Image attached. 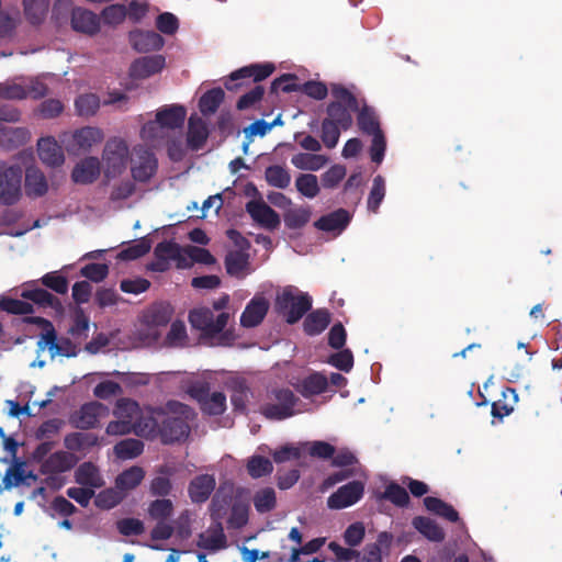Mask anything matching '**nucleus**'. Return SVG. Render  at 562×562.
I'll use <instances>...</instances> for the list:
<instances>
[{
	"mask_svg": "<svg viewBox=\"0 0 562 562\" xmlns=\"http://www.w3.org/2000/svg\"><path fill=\"white\" fill-rule=\"evenodd\" d=\"M312 308V297L294 286H285L276 297L274 310L290 325L297 323Z\"/></svg>",
	"mask_w": 562,
	"mask_h": 562,
	"instance_id": "nucleus-1",
	"label": "nucleus"
},
{
	"mask_svg": "<svg viewBox=\"0 0 562 562\" xmlns=\"http://www.w3.org/2000/svg\"><path fill=\"white\" fill-rule=\"evenodd\" d=\"M168 407L178 416H167L164 418L159 432L164 443L184 440L190 434L188 419L192 417L193 411L190 406L180 402H169Z\"/></svg>",
	"mask_w": 562,
	"mask_h": 562,
	"instance_id": "nucleus-2",
	"label": "nucleus"
},
{
	"mask_svg": "<svg viewBox=\"0 0 562 562\" xmlns=\"http://www.w3.org/2000/svg\"><path fill=\"white\" fill-rule=\"evenodd\" d=\"M273 402L260 406V413L270 420H283L295 415L299 397L290 389H274L270 394Z\"/></svg>",
	"mask_w": 562,
	"mask_h": 562,
	"instance_id": "nucleus-3",
	"label": "nucleus"
},
{
	"mask_svg": "<svg viewBox=\"0 0 562 562\" xmlns=\"http://www.w3.org/2000/svg\"><path fill=\"white\" fill-rule=\"evenodd\" d=\"M296 76L284 74L276 78L270 86V92L277 93L279 90L283 92H302L315 100H324L328 94V88L324 82L308 80L304 83H296Z\"/></svg>",
	"mask_w": 562,
	"mask_h": 562,
	"instance_id": "nucleus-4",
	"label": "nucleus"
},
{
	"mask_svg": "<svg viewBox=\"0 0 562 562\" xmlns=\"http://www.w3.org/2000/svg\"><path fill=\"white\" fill-rule=\"evenodd\" d=\"M188 394L195 400L201 411L210 416L222 415L226 411V396L223 392L210 393L207 382H195L188 389Z\"/></svg>",
	"mask_w": 562,
	"mask_h": 562,
	"instance_id": "nucleus-5",
	"label": "nucleus"
},
{
	"mask_svg": "<svg viewBox=\"0 0 562 562\" xmlns=\"http://www.w3.org/2000/svg\"><path fill=\"white\" fill-rule=\"evenodd\" d=\"M229 314L220 313L216 317L209 307H200L190 311L189 322L191 326L203 333L204 336L214 337L226 327Z\"/></svg>",
	"mask_w": 562,
	"mask_h": 562,
	"instance_id": "nucleus-6",
	"label": "nucleus"
},
{
	"mask_svg": "<svg viewBox=\"0 0 562 562\" xmlns=\"http://www.w3.org/2000/svg\"><path fill=\"white\" fill-rule=\"evenodd\" d=\"M128 146L125 140L111 138L103 149V161L106 177H116L126 168L128 161Z\"/></svg>",
	"mask_w": 562,
	"mask_h": 562,
	"instance_id": "nucleus-7",
	"label": "nucleus"
},
{
	"mask_svg": "<svg viewBox=\"0 0 562 562\" xmlns=\"http://www.w3.org/2000/svg\"><path fill=\"white\" fill-rule=\"evenodd\" d=\"M23 170L20 166H9L0 177V204L11 206L22 196Z\"/></svg>",
	"mask_w": 562,
	"mask_h": 562,
	"instance_id": "nucleus-8",
	"label": "nucleus"
},
{
	"mask_svg": "<svg viewBox=\"0 0 562 562\" xmlns=\"http://www.w3.org/2000/svg\"><path fill=\"white\" fill-rule=\"evenodd\" d=\"M276 67L271 63L251 64L233 71L225 80L224 86L229 91H237L244 82L239 80L252 79L254 82H259L268 78Z\"/></svg>",
	"mask_w": 562,
	"mask_h": 562,
	"instance_id": "nucleus-9",
	"label": "nucleus"
},
{
	"mask_svg": "<svg viewBox=\"0 0 562 562\" xmlns=\"http://www.w3.org/2000/svg\"><path fill=\"white\" fill-rule=\"evenodd\" d=\"M134 153L135 158L131 168L132 177L135 181L147 182L156 173L158 160L155 154L144 146L135 147Z\"/></svg>",
	"mask_w": 562,
	"mask_h": 562,
	"instance_id": "nucleus-10",
	"label": "nucleus"
},
{
	"mask_svg": "<svg viewBox=\"0 0 562 562\" xmlns=\"http://www.w3.org/2000/svg\"><path fill=\"white\" fill-rule=\"evenodd\" d=\"M364 493V485L360 481H352L340 486L327 499L330 509H342L359 502Z\"/></svg>",
	"mask_w": 562,
	"mask_h": 562,
	"instance_id": "nucleus-11",
	"label": "nucleus"
},
{
	"mask_svg": "<svg viewBox=\"0 0 562 562\" xmlns=\"http://www.w3.org/2000/svg\"><path fill=\"white\" fill-rule=\"evenodd\" d=\"M36 282L37 281H32L26 283L21 292V297L31 301L40 307H49L56 314L61 315L64 313V306L60 300L47 290L36 286Z\"/></svg>",
	"mask_w": 562,
	"mask_h": 562,
	"instance_id": "nucleus-12",
	"label": "nucleus"
},
{
	"mask_svg": "<svg viewBox=\"0 0 562 562\" xmlns=\"http://www.w3.org/2000/svg\"><path fill=\"white\" fill-rule=\"evenodd\" d=\"M246 212L260 226L274 231L280 226L279 214L262 200H251L246 203Z\"/></svg>",
	"mask_w": 562,
	"mask_h": 562,
	"instance_id": "nucleus-13",
	"label": "nucleus"
},
{
	"mask_svg": "<svg viewBox=\"0 0 562 562\" xmlns=\"http://www.w3.org/2000/svg\"><path fill=\"white\" fill-rule=\"evenodd\" d=\"M166 66V58L162 55H149L135 59L128 70L132 79L143 80L159 74Z\"/></svg>",
	"mask_w": 562,
	"mask_h": 562,
	"instance_id": "nucleus-14",
	"label": "nucleus"
},
{
	"mask_svg": "<svg viewBox=\"0 0 562 562\" xmlns=\"http://www.w3.org/2000/svg\"><path fill=\"white\" fill-rule=\"evenodd\" d=\"M158 427L154 418H148L144 423H131L128 419L116 418L108 424L105 432L110 436H123L131 432L137 435L153 434Z\"/></svg>",
	"mask_w": 562,
	"mask_h": 562,
	"instance_id": "nucleus-15",
	"label": "nucleus"
},
{
	"mask_svg": "<svg viewBox=\"0 0 562 562\" xmlns=\"http://www.w3.org/2000/svg\"><path fill=\"white\" fill-rule=\"evenodd\" d=\"M269 311V302L265 296L255 295L240 315V325L254 328L262 323Z\"/></svg>",
	"mask_w": 562,
	"mask_h": 562,
	"instance_id": "nucleus-16",
	"label": "nucleus"
},
{
	"mask_svg": "<svg viewBox=\"0 0 562 562\" xmlns=\"http://www.w3.org/2000/svg\"><path fill=\"white\" fill-rule=\"evenodd\" d=\"M103 409V404L99 402L86 403L70 416V423L78 429H91L98 424Z\"/></svg>",
	"mask_w": 562,
	"mask_h": 562,
	"instance_id": "nucleus-17",
	"label": "nucleus"
},
{
	"mask_svg": "<svg viewBox=\"0 0 562 562\" xmlns=\"http://www.w3.org/2000/svg\"><path fill=\"white\" fill-rule=\"evenodd\" d=\"M103 133L98 127L86 126L72 134V142L69 151L83 154L89 151L93 145L103 140Z\"/></svg>",
	"mask_w": 562,
	"mask_h": 562,
	"instance_id": "nucleus-18",
	"label": "nucleus"
},
{
	"mask_svg": "<svg viewBox=\"0 0 562 562\" xmlns=\"http://www.w3.org/2000/svg\"><path fill=\"white\" fill-rule=\"evenodd\" d=\"M196 546L211 552L225 549L227 547V538L224 532L223 522H212L207 533L201 532L198 536Z\"/></svg>",
	"mask_w": 562,
	"mask_h": 562,
	"instance_id": "nucleus-19",
	"label": "nucleus"
},
{
	"mask_svg": "<svg viewBox=\"0 0 562 562\" xmlns=\"http://www.w3.org/2000/svg\"><path fill=\"white\" fill-rule=\"evenodd\" d=\"M37 153L41 161L48 167H59L65 161L61 147L50 136L38 139Z\"/></svg>",
	"mask_w": 562,
	"mask_h": 562,
	"instance_id": "nucleus-20",
	"label": "nucleus"
},
{
	"mask_svg": "<svg viewBox=\"0 0 562 562\" xmlns=\"http://www.w3.org/2000/svg\"><path fill=\"white\" fill-rule=\"evenodd\" d=\"M130 42L138 53L159 50L164 44V37L155 31H133L130 33Z\"/></svg>",
	"mask_w": 562,
	"mask_h": 562,
	"instance_id": "nucleus-21",
	"label": "nucleus"
},
{
	"mask_svg": "<svg viewBox=\"0 0 562 562\" xmlns=\"http://www.w3.org/2000/svg\"><path fill=\"white\" fill-rule=\"evenodd\" d=\"M77 463L76 457L68 451L50 453L41 464L43 474H57L71 470Z\"/></svg>",
	"mask_w": 562,
	"mask_h": 562,
	"instance_id": "nucleus-22",
	"label": "nucleus"
},
{
	"mask_svg": "<svg viewBox=\"0 0 562 562\" xmlns=\"http://www.w3.org/2000/svg\"><path fill=\"white\" fill-rule=\"evenodd\" d=\"M71 26L77 32L93 35L100 30V19L92 11L76 8L71 13Z\"/></svg>",
	"mask_w": 562,
	"mask_h": 562,
	"instance_id": "nucleus-23",
	"label": "nucleus"
},
{
	"mask_svg": "<svg viewBox=\"0 0 562 562\" xmlns=\"http://www.w3.org/2000/svg\"><path fill=\"white\" fill-rule=\"evenodd\" d=\"M216 485L215 477L210 474L195 476L189 484L188 493L191 501L195 504L206 502Z\"/></svg>",
	"mask_w": 562,
	"mask_h": 562,
	"instance_id": "nucleus-24",
	"label": "nucleus"
},
{
	"mask_svg": "<svg viewBox=\"0 0 562 562\" xmlns=\"http://www.w3.org/2000/svg\"><path fill=\"white\" fill-rule=\"evenodd\" d=\"M224 266L228 276L241 280L249 273V255L241 250L228 251Z\"/></svg>",
	"mask_w": 562,
	"mask_h": 562,
	"instance_id": "nucleus-25",
	"label": "nucleus"
},
{
	"mask_svg": "<svg viewBox=\"0 0 562 562\" xmlns=\"http://www.w3.org/2000/svg\"><path fill=\"white\" fill-rule=\"evenodd\" d=\"M187 115V110L183 105L171 104L157 111L156 122L166 128H180L182 127Z\"/></svg>",
	"mask_w": 562,
	"mask_h": 562,
	"instance_id": "nucleus-26",
	"label": "nucleus"
},
{
	"mask_svg": "<svg viewBox=\"0 0 562 562\" xmlns=\"http://www.w3.org/2000/svg\"><path fill=\"white\" fill-rule=\"evenodd\" d=\"M351 220L350 213L345 209H338L329 214L321 216L314 226L324 232H341L344 231Z\"/></svg>",
	"mask_w": 562,
	"mask_h": 562,
	"instance_id": "nucleus-27",
	"label": "nucleus"
},
{
	"mask_svg": "<svg viewBox=\"0 0 562 562\" xmlns=\"http://www.w3.org/2000/svg\"><path fill=\"white\" fill-rule=\"evenodd\" d=\"M100 175V161L97 157H87L77 164L71 172L74 182L88 184L92 183Z\"/></svg>",
	"mask_w": 562,
	"mask_h": 562,
	"instance_id": "nucleus-28",
	"label": "nucleus"
},
{
	"mask_svg": "<svg viewBox=\"0 0 562 562\" xmlns=\"http://www.w3.org/2000/svg\"><path fill=\"white\" fill-rule=\"evenodd\" d=\"M207 137L209 130L205 122L196 115H191L188 122V146L192 150H199L204 146Z\"/></svg>",
	"mask_w": 562,
	"mask_h": 562,
	"instance_id": "nucleus-29",
	"label": "nucleus"
},
{
	"mask_svg": "<svg viewBox=\"0 0 562 562\" xmlns=\"http://www.w3.org/2000/svg\"><path fill=\"white\" fill-rule=\"evenodd\" d=\"M173 315V307L168 302H157L144 313V322L148 326H166Z\"/></svg>",
	"mask_w": 562,
	"mask_h": 562,
	"instance_id": "nucleus-30",
	"label": "nucleus"
},
{
	"mask_svg": "<svg viewBox=\"0 0 562 562\" xmlns=\"http://www.w3.org/2000/svg\"><path fill=\"white\" fill-rule=\"evenodd\" d=\"M413 527L432 542H441L446 538L445 530L431 518L425 516H416L412 520Z\"/></svg>",
	"mask_w": 562,
	"mask_h": 562,
	"instance_id": "nucleus-31",
	"label": "nucleus"
},
{
	"mask_svg": "<svg viewBox=\"0 0 562 562\" xmlns=\"http://www.w3.org/2000/svg\"><path fill=\"white\" fill-rule=\"evenodd\" d=\"M328 386V379L318 372L304 378L297 385L296 391L305 398L324 393Z\"/></svg>",
	"mask_w": 562,
	"mask_h": 562,
	"instance_id": "nucleus-32",
	"label": "nucleus"
},
{
	"mask_svg": "<svg viewBox=\"0 0 562 562\" xmlns=\"http://www.w3.org/2000/svg\"><path fill=\"white\" fill-rule=\"evenodd\" d=\"M517 402L518 394L516 390L513 387H506L502 392V397L492 403V416L502 422L504 417L510 415L514 412V407Z\"/></svg>",
	"mask_w": 562,
	"mask_h": 562,
	"instance_id": "nucleus-33",
	"label": "nucleus"
},
{
	"mask_svg": "<svg viewBox=\"0 0 562 562\" xmlns=\"http://www.w3.org/2000/svg\"><path fill=\"white\" fill-rule=\"evenodd\" d=\"M48 190L44 173L37 168L29 167L25 171V192L30 198L43 196Z\"/></svg>",
	"mask_w": 562,
	"mask_h": 562,
	"instance_id": "nucleus-34",
	"label": "nucleus"
},
{
	"mask_svg": "<svg viewBox=\"0 0 562 562\" xmlns=\"http://www.w3.org/2000/svg\"><path fill=\"white\" fill-rule=\"evenodd\" d=\"M75 481L79 485L88 486L90 488L101 487L103 485L98 467L90 461L83 462L77 468L75 472Z\"/></svg>",
	"mask_w": 562,
	"mask_h": 562,
	"instance_id": "nucleus-35",
	"label": "nucleus"
},
{
	"mask_svg": "<svg viewBox=\"0 0 562 562\" xmlns=\"http://www.w3.org/2000/svg\"><path fill=\"white\" fill-rule=\"evenodd\" d=\"M424 506L426 509L450 522H458L460 520L459 513L452 505L443 502L442 499L434 496L424 498Z\"/></svg>",
	"mask_w": 562,
	"mask_h": 562,
	"instance_id": "nucleus-36",
	"label": "nucleus"
},
{
	"mask_svg": "<svg viewBox=\"0 0 562 562\" xmlns=\"http://www.w3.org/2000/svg\"><path fill=\"white\" fill-rule=\"evenodd\" d=\"M330 323V313L326 308H318L311 312L304 323V331L310 336L321 334Z\"/></svg>",
	"mask_w": 562,
	"mask_h": 562,
	"instance_id": "nucleus-37",
	"label": "nucleus"
},
{
	"mask_svg": "<svg viewBox=\"0 0 562 562\" xmlns=\"http://www.w3.org/2000/svg\"><path fill=\"white\" fill-rule=\"evenodd\" d=\"M233 504V496L231 494H224L221 491H217L209 507L212 522H223V519L227 515L228 510H231Z\"/></svg>",
	"mask_w": 562,
	"mask_h": 562,
	"instance_id": "nucleus-38",
	"label": "nucleus"
},
{
	"mask_svg": "<svg viewBox=\"0 0 562 562\" xmlns=\"http://www.w3.org/2000/svg\"><path fill=\"white\" fill-rule=\"evenodd\" d=\"M326 112L327 117L325 119L331 120V122L340 126L342 131H348L352 126V111L348 106H345L339 102H329Z\"/></svg>",
	"mask_w": 562,
	"mask_h": 562,
	"instance_id": "nucleus-39",
	"label": "nucleus"
},
{
	"mask_svg": "<svg viewBox=\"0 0 562 562\" xmlns=\"http://www.w3.org/2000/svg\"><path fill=\"white\" fill-rule=\"evenodd\" d=\"M291 162L297 169L317 171L328 162V158L316 153H300L292 156Z\"/></svg>",
	"mask_w": 562,
	"mask_h": 562,
	"instance_id": "nucleus-40",
	"label": "nucleus"
},
{
	"mask_svg": "<svg viewBox=\"0 0 562 562\" xmlns=\"http://www.w3.org/2000/svg\"><path fill=\"white\" fill-rule=\"evenodd\" d=\"M357 112V124L363 134L371 135L382 131L379 117L371 106L363 104Z\"/></svg>",
	"mask_w": 562,
	"mask_h": 562,
	"instance_id": "nucleus-41",
	"label": "nucleus"
},
{
	"mask_svg": "<svg viewBox=\"0 0 562 562\" xmlns=\"http://www.w3.org/2000/svg\"><path fill=\"white\" fill-rule=\"evenodd\" d=\"M144 476L145 471L140 467H131L116 476L115 487L123 492L134 490L142 483Z\"/></svg>",
	"mask_w": 562,
	"mask_h": 562,
	"instance_id": "nucleus-42",
	"label": "nucleus"
},
{
	"mask_svg": "<svg viewBox=\"0 0 562 562\" xmlns=\"http://www.w3.org/2000/svg\"><path fill=\"white\" fill-rule=\"evenodd\" d=\"M155 258H161L169 262V260H177L178 268H187V259L181 256L180 246L173 241H160L154 250Z\"/></svg>",
	"mask_w": 562,
	"mask_h": 562,
	"instance_id": "nucleus-43",
	"label": "nucleus"
},
{
	"mask_svg": "<svg viewBox=\"0 0 562 562\" xmlns=\"http://www.w3.org/2000/svg\"><path fill=\"white\" fill-rule=\"evenodd\" d=\"M225 93L222 88L207 90L199 100V109L203 115L214 114L222 102Z\"/></svg>",
	"mask_w": 562,
	"mask_h": 562,
	"instance_id": "nucleus-44",
	"label": "nucleus"
},
{
	"mask_svg": "<svg viewBox=\"0 0 562 562\" xmlns=\"http://www.w3.org/2000/svg\"><path fill=\"white\" fill-rule=\"evenodd\" d=\"M23 9L26 20L33 25H38L48 11V0H23Z\"/></svg>",
	"mask_w": 562,
	"mask_h": 562,
	"instance_id": "nucleus-45",
	"label": "nucleus"
},
{
	"mask_svg": "<svg viewBox=\"0 0 562 562\" xmlns=\"http://www.w3.org/2000/svg\"><path fill=\"white\" fill-rule=\"evenodd\" d=\"M143 451L144 442L135 438L123 439L114 446L115 456L122 460L137 458Z\"/></svg>",
	"mask_w": 562,
	"mask_h": 562,
	"instance_id": "nucleus-46",
	"label": "nucleus"
},
{
	"mask_svg": "<svg viewBox=\"0 0 562 562\" xmlns=\"http://www.w3.org/2000/svg\"><path fill=\"white\" fill-rule=\"evenodd\" d=\"M65 447L70 451H81L98 443V437L91 432H71L64 439Z\"/></svg>",
	"mask_w": 562,
	"mask_h": 562,
	"instance_id": "nucleus-47",
	"label": "nucleus"
},
{
	"mask_svg": "<svg viewBox=\"0 0 562 562\" xmlns=\"http://www.w3.org/2000/svg\"><path fill=\"white\" fill-rule=\"evenodd\" d=\"M265 179L270 187L286 189L291 183L289 170L280 165H272L266 168Z\"/></svg>",
	"mask_w": 562,
	"mask_h": 562,
	"instance_id": "nucleus-48",
	"label": "nucleus"
},
{
	"mask_svg": "<svg viewBox=\"0 0 562 562\" xmlns=\"http://www.w3.org/2000/svg\"><path fill=\"white\" fill-rule=\"evenodd\" d=\"M231 514L227 519V528L229 529H241L248 524L249 520V505L241 502L236 501L232 505Z\"/></svg>",
	"mask_w": 562,
	"mask_h": 562,
	"instance_id": "nucleus-49",
	"label": "nucleus"
},
{
	"mask_svg": "<svg viewBox=\"0 0 562 562\" xmlns=\"http://www.w3.org/2000/svg\"><path fill=\"white\" fill-rule=\"evenodd\" d=\"M252 502L259 514L269 513L277 506L276 492L272 487L261 488L255 493Z\"/></svg>",
	"mask_w": 562,
	"mask_h": 562,
	"instance_id": "nucleus-50",
	"label": "nucleus"
},
{
	"mask_svg": "<svg viewBox=\"0 0 562 562\" xmlns=\"http://www.w3.org/2000/svg\"><path fill=\"white\" fill-rule=\"evenodd\" d=\"M139 414L140 408L138 403L127 397L119 398L113 409V415L116 418L128 419L131 423H135L134 420L139 416Z\"/></svg>",
	"mask_w": 562,
	"mask_h": 562,
	"instance_id": "nucleus-51",
	"label": "nucleus"
},
{
	"mask_svg": "<svg viewBox=\"0 0 562 562\" xmlns=\"http://www.w3.org/2000/svg\"><path fill=\"white\" fill-rule=\"evenodd\" d=\"M311 218V211L307 207L289 209L284 215V224L290 229H300L304 227Z\"/></svg>",
	"mask_w": 562,
	"mask_h": 562,
	"instance_id": "nucleus-52",
	"label": "nucleus"
},
{
	"mask_svg": "<svg viewBox=\"0 0 562 562\" xmlns=\"http://www.w3.org/2000/svg\"><path fill=\"white\" fill-rule=\"evenodd\" d=\"M380 498L390 501L397 507H406L409 504L407 491L395 482H391L386 485Z\"/></svg>",
	"mask_w": 562,
	"mask_h": 562,
	"instance_id": "nucleus-53",
	"label": "nucleus"
},
{
	"mask_svg": "<svg viewBox=\"0 0 562 562\" xmlns=\"http://www.w3.org/2000/svg\"><path fill=\"white\" fill-rule=\"evenodd\" d=\"M296 190L305 198L313 199L319 193L317 177L313 173H301L295 180Z\"/></svg>",
	"mask_w": 562,
	"mask_h": 562,
	"instance_id": "nucleus-54",
	"label": "nucleus"
},
{
	"mask_svg": "<svg viewBox=\"0 0 562 562\" xmlns=\"http://www.w3.org/2000/svg\"><path fill=\"white\" fill-rule=\"evenodd\" d=\"M77 113L80 116H92L100 108V99L94 93H86L79 95L75 101Z\"/></svg>",
	"mask_w": 562,
	"mask_h": 562,
	"instance_id": "nucleus-55",
	"label": "nucleus"
},
{
	"mask_svg": "<svg viewBox=\"0 0 562 562\" xmlns=\"http://www.w3.org/2000/svg\"><path fill=\"white\" fill-rule=\"evenodd\" d=\"M272 471L273 464L266 457L252 456L247 462V472L252 479L269 475Z\"/></svg>",
	"mask_w": 562,
	"mask_h": 562,
	"instance_id": "nucleus-56",
	"label": "nucleus"
},
{
	"mask_svg": "<svg viewBox=\"0 0 562 562\" xmlns=\"http://www.w3.org/2000/svg\"><path fill=\"white\" fill-rule=\"evenodd\" d=\"M0 310L13 315H31L34 313L32 303L12 297H2Z\"/></svg>",
	"mask_w": 562,
	"mask_h": 562,
	"instance_id": "nucleus-57",
	"label": "nucleus"
},
{
	"mask_svg": "<svg viewBox=\"0 0 562 562\" xmlns=\"http://www.w3.org/2000/svg\"><path fill=\"white\" fill-rule=\"evenodd\" d=\"M40 281L44 286L57 294H66L68 292V279L58 271L45 273Z\"/></svg>",
	"mask_w": 562,
	"mask_h": 562,
	"instance_id": "nucleus-58",
	"label": "nucleus"
},
{
	"mask_svg": "<svg viewBox=\"0 0 562 562\" xmlns=\"http://www.w3.org/2000/svg\"><path fill=\"white\" fill-rule=\"evenodd\" d=\"M385 196V181L380 175L373 179L372 188L368 198V210L376 213Z\"/></svg>",
	"mask_w": 562,
	"mask_h": 562,
	"instance_id": "nucleus-59",
	"label": "nucleus"
},
{
	"mask_svg": "<svg viewBox=\"0 0 562 562\" xmlns=\"http://www.w3.org/2000/svg\"><path fill=\"white\" fill-rule=\"evenodd\" d=\"M330 91L335 99L333 102H339L340 104L351 109V111L359 110V103L356 95L342 85L333 83L330 86Z\"/></svg>",
	"mask_w": 562,
	"mask_h": 562,
	"instance_id": "nucleus-60",
	"label": "nucleus"
},
{
	"mask_svg": "<svg viewBox=\"0 0 562 562\" xmlns=\"http://www.w3.org/2000/svg\"><path fill=\"white\" fill-rule=\"evenodd\" d=\"M151 248L150 241L146 238L136 240L133 245L122 249L117 258L121 260H135L145 256Z\"/></svg>",
	"mask_w": 562,
	"mask_h": 562,
	"instance_id": "nucleus-61",
	"label": "nucleus"
},
{
	"mask_svg": "<svg viewBox=\"0 0 562 562\" xmlns=\"http://www.w3.org/2000/svg\"><path fill=\"white\" fill-rule=\"evenodd\" d=\"M173 513V504L168 498L153 501L148 507V515L157 521H166Z\"/></svg>",
	"mask_w": 562,
	"mask_h": 562,
	"instance_id": "nucleus-62",
	"label": "nucleus"
},
{
	"mask_svg": "<svg viewBox=\"0 0 562 562\" xmlns=\"http://www.w3.org/2000/svg\"><path fill=\"white\" fill-rule=\"evenodd\" d=\"M341 127L334 124L331 120L324 119L321 125V139L323 144L331 149L335 148L339 142Z\"/></svg>",
	"mask_w": 562,
	"mask_h": 562,
	"instance_id": "nucleus-63",
	"label": "nucleus"
},
{
	"mask_svg": "<svg viewBox=\"0 0 562 562\" xmlns=\"http://www.w3.org/2000/svg\"><path fill=\"white\" fill-rule=\"evenodd\" d=\"M64 425L65 422L60 418H52L45 420L36 429L35 438L38 440H50L52 438L56 437L59 434Z\"/></svg>",
	"mask_w": 562,
	"mask_h": 562,
	"instance_id": "nucleus-64",
	"label": "nucleus"
}]
</instances>
